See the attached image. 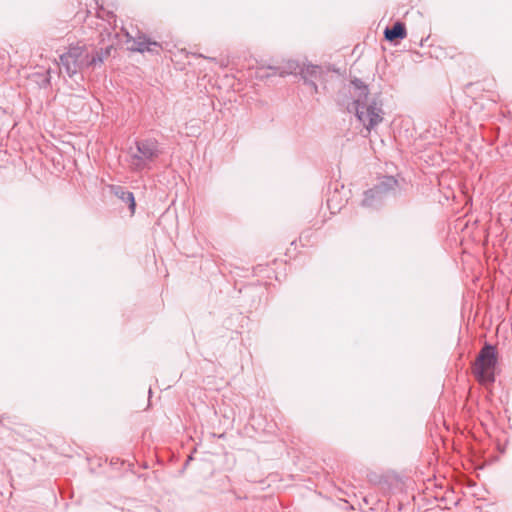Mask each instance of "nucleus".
Returning <instances> with one entry per match:
<instances>
[{
	"mask_svg": "<svg viewBox=\"0 0 512 512\" xmlns=\"http://www.w3.org/2000/svg\"><path fill=\"white\" fill-rule=\"evenodd\" d=\"M337 103L349 113H355L368 132L383 121V102L380 95H371L368 85L358 78L339 90Z\"/></svg>",
	"mask_w": 512,
	"mask_h": 512,
	"instance_id": "1",
	"label": "nucleus"
},
{
	"mask_svg": "<svg viewBox=\"0 0 512 512\" xmlns=\"http://www.w3.org/2000/svg\"><path fill=\"white\" fill-rule=\"evenodd\" d=\"M164 151V145L154 137L136 140L135 147H130L128 150L129 170L135 174L153 170Z\"/></svg>",
	"mask_w": 512,
	"mask_h": 512,
	"instance_id": "2",
	"label": "nucleus"
},
{
	"mask_svg": "<svg viewBox=\"0 0 512 512\" xmlns=\"http://www.w3.org/2000/svg\"><path fill=\"white\" fill-rule=\"evenodd\" d=\"M110 53V48L100 49L90 55L84 46H71L66 53L60 55L62 69L72 78L84 68L101 64Z\"/></svg>",
	"mask_w": 512,
	"mask_h": 512,
	"instance_id": "3",
	"label": "nucleus"
},
{
	"mask_svg": "<svg viewBox=\"0 0 512 512\" xmlns=\"http://www.w3.org/2000/svg\"><path fill=\"white\" fill-rule=\"evenodd\" d=\"M497 352L493 345L485 343L473 365V372L480 383H493L495 381V368L497 365Z\"/></svg>",
	"mask_w": 512,
	"mask_h": 512,
	"instance_id": "4",
	"label": "nucleus"
},
{
	"mask_svg": "<svg viewBox=\"0 0 512 512\" xmlns=\"http://www.w3.org/2000/svg\"><path fill=\"white\" fill-rule=\"evenodd\" d=\"M397 186L398 181L395 177H382L379 183L364 192V198L361 201V206L369 209L380 208L385 199L395 192Z\"/></svg>",
	"mask_w": 512,
	"mask_h": 512,
	"instance_id": "5",
	"label": "nucleus"
},
{
	"mask_svg": "<svg viewBox=\"0 0 512 512\" xmlns=\"http://www.w3.org/2000/svg\"><path fill=\"white\" fill-rule=\"evenodd\" d=\"M160 47L161 46L158 42L152 41L147 36L140 34L133 39V45L131 47V50L140 53H158Z\"/></svg>",
	"mask_w": 512,
	"mask_h": 512,
	"instance_id": "6",
	"label": "nucleus"
},
{
	"mask_svg": "<svg viewBox=\"0 0 512 512\" xmlns=\"http://www.w3.org/2000/svg\"><path fill=\"white\" fill-rule=\"evenodd\" d=\"M110 192L120 199L123 203L128 205L130 212L133 214L136 208V202L134 194L127 190L125 187L120 185H110Z\"/></svg>",
	"mask_w": 512,
	"mask_h": 512,
	"instance_id": "7",
	"label": "nucleus"
},
{
	"mask_svg": "<svg viewBox=\"0 0 512 512\" xmlns=\"http://www.w3.org/2000/svg\"><path fill=\"white\" fill-rule=\"evenodd\" d=\"M407 30L405 23L396 21L392 26H388L384 30V38L389 42H395L406 38Z\"/></svg>",
	"mask_w": 512,
	"mask_h": 512,
	"instance_id": "8",
	"label": "nucleus"
},
{
	"mask_svg": "<svg viewBox=\"0 0 512 512\" xmlns=\"http://www.w3.org/2000/svg\"><path fill=\"white\" fill-rule=\"evenodd\" d=\"M301 68L300 63L293 59L287 60L281 66H269V69L274 70V73H277L281 77L299 74Z\"/></svg>",
	"mask_w": 512,
	"mask_h": 512,
	"instance_id": "9",
	"label": "nucleus"
},
{
	"mask_svg": "<svg viewBox=\"0 0 512 512\" xmlns=\"http://www.w3.org/2000/svg\"><path fill=\"white\" fill-rule=\"evenodd\" d=\"M322 74V69L318 65L307 64L300 69V77L307 76L311 79H318Z\"/></svg>",
	"mask_w": 512,
	"mask_h": 512,
	"instance_id": "10",
	"label": "nucleus"
},
{
	"mask_svg": "<svg viewBox=\"0 0 512 512\" xmlns=\"http://www.w3.org/2000/svg\"><path fill=\"white\" fill-rule=\"evenodd\" d=\"M304 85L308 86L312 93H318V85L316 84L315 80L316 79H311V78H308L307 76H303L301 77Z\"/></svg>",
	"mask_w": 512,
	"mask_h": 512,
	"instance_id": "11",
	"label": "nucleus"
},
{
	"mask_svg": "<svg viewBox=\"0 0 512 512\" xmlns=\"http://www.w3.org/2000/svg\"><path fill=\"white\" fill-rule=\"evenodd\" d=\"M333 202H334V199L331 198V199H328L327 204H328L329 209L332 211V213H335V210L337 209V207L333 204ZM339 210H340V207L338 208V211Z\"/></svg>",
	"mask_w": 512,
	"mask_h": 512,
	"instance_id": "12",
	"label": "nucleus"
}]
</instances>
